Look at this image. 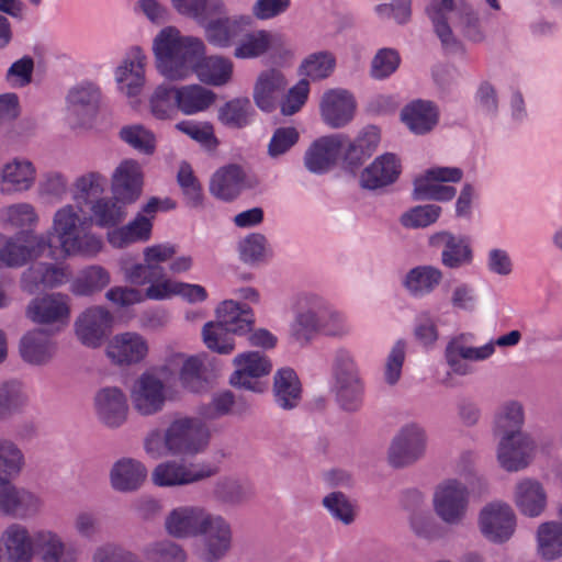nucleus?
<instances>
[{
  "label": "nucleus",
  "instance_id": "obj_19",
  "mask_svg": "<svg viewBox=\"0 0 562 562\" xmlns=\"http://www.w3.org/2000/svg\"><path fill=\"white\" fill-rule=\"evenodd\" d=\"M70 276L67 265L35 261L22 272L20 285L24 292L35 294L42 289L53 290L63 286L69 281Z\"/></svg>",
  "mask_w": 562,
  "mask_h": 562
},
{
  "label": "nucleus",
  "instance_id": "obj_43",
  "mask_svg": "<svg viewBox=\"0 0 562 562\" xmlns=\"http://www.w3.org/2000/svg\"><path fill=\"white\" fill-rule=\"evenodd\" d=\"M497 439L496 461L501 469L516 473L527 468V436Z\"/></svg>",
  "mask_w": 562,
  "mask_h": 562
},
{
  "label": "nucleus",
  "instance_id": "obj_16",
  "mask_svg": "<svg viewBox=\"0 0 562 562\" xmlns=\"http://www.w3.org/2000/svg\"><path fill=\"white\" fill-rule=\"evenodd\" d=\"M477 527L487 541L501 544L508 541L514 535L516 517L508 504L494 501L480 509Z\"/></svg>",
  "mask_w": 562,
  "mask_h": 562
},
{
  "label": "nucleus",
  "instance_id": "obj_14",
  "mask_svg": "<svg viewBox=\"0 0 562 562\" xmlns=\"http://www.w3.org/2000/svg\"><path fill=\"white\" fill-rule=\"evenodd\" d=\"M463 172L457 167H434L414 180L413 198L416 201L447 202L456 196V189L446 183L459 182Z\"/></svg>",
  "mask_w": 562,
  "mask_h": 562
},
{
  "label": "nucleus",
  "instance_id": "obj_44",
  "mask_svg": "<svg viewBox=\"0 0 562 562\" xmlns=\"http://www.w3.org/2000/svg\"><path fill=\"white\" fill-rule=\"evenodd\" d=\"M413 505L408 508V526L419 539L432 541L438 533V524L430 508L419 492H411Z\"/></svg>",
  "mask_w": 562,
  "mask_h": 562
},
{
  "label": "nucleus",
  "instance_id": "obj_22",
  "mask_svg": "<svg viewBox=\"0 0 562 562\" xmlns=\"http://www.w3.org/2000/svg\"><path fill=\"white\" fill-rule=\"evenodd\" d=\"M112 315L102 306H91L81 312L74 324L76 338L87 348H99L108 336Z\"/></svg>",
  "mask_w": 562,
  "mask_h": 562
},
{
  "label": "nucleus",
  "instance_id": "obj_7",
  "mask_svg": "<svg viewBox=\"0 0 562 562\" xmlns=\"http://www.w3.org/2000/svg\"><path fill=\"white\" fill-rule=\"evenodd\" d=\"M177 254V247L170 243L154 244L143 250L144 262H134L130 256L120 259L119 265L125 281L142 286L156 283L165 277V268L160 263L167 262Z\"/></svg>",
  "mask_w": 562,
  "mask_h": 562
},
{
  "label": "nucleus",
  "instance_id": "obj_63",
  "mask_svg": "<svg viewBox=\"0 0 562 562\" xmlns=\"http://www.w3.org/2000/svg\"><path fill=\"white\" fill-rule=\"evenodd\" d=\"M231 330H228L220 321L206 323L202 329V337L205 346L217 352L227 355L235 349V341Z\"/></svg>",
  "mask_w": 562,
  "mask_h": 562
},
{
  "label": "nucleus",
  "instance_id": "obj_20",
  "mask_svg": "<svg viewBox=\"0 0 562 562\" xmlns=\"http://www.w3.org/2000/svg\"><path fill=\"white\" fill-rule=\"evenodd\" d=\"M431 248L441 250L440 262L448 269H460L473 261L471 239L465 235H457L450 231H439L428 238Z\"/></svg>",
  "mask_w": 562,
  "mask_h": 562
},
{
  "label": "nucleus",
  "instance_id": "obj_48",
  "mask_svg": "<svg viewBox=\"0 0 562 562\" xmlns=\"http://www.w3.org/2000/svg\"><path fill=\"white\" fill-rule=\"evenodd\" d=\"M48 335L43 329H34L21 338L20 352L26 362L44 364L54 357L56 348Z\"/></svg>",
  "mask_w": 562,
  "mask_h": 562
},
{
  "label": "nucleus",
  "instance_id": "obj_9",
  "mask_svg": "<svg viewBox=\"0 0 562 562\" xmlns=\"http://www.w3.org/2000/svg\"><path fill=\"white\" fill-rule=\"evenodd\" d=\"M469 505V488L457 477L442 480L434 490V512L448 526L462 525L467 518Z\"/></svg>",
  "mask_w": 562,
  "mask_h": 562
},
{
  "label": "nucleus",
  "instance_id": "obj_17",
  "mask_svg": "<svg viewBox=\"0 0 562 562\" xmlns=\"http://www.w3.org/2000/svg\"><path fill=\"white\" fill-rule=\"evenodd\" d=\"M235 371L229 376L234 387L248 390L255 393L263 392L266 385L260 381L272 370L270 359L259 351L238 353L234 359Z\"/></svg>",
  "mask_w": 562,
  "mask_h": 562
},
{
  "label": "nucleus",
  "instance_id": "obj_18",
  "mask_svg": "<svg viewBox=\"0 0 562 562\" xmlns=\"http://www.w3.org/2000/svg\"><path fill=\"white\" fill-rule=\"evenodd\" d=\"M147 57L143 49L133 47L114 69V80L121 94L136 99L146 83Z\"/></svg>",
  "mask_w": 562,
  "mask_h": 562
},
{
  "label": "nucleus",
  "instance_id": "obj_15",
  "mask_svg": "<svg viewBox=\"0 0 562 562\" xmlns=\"http://www.w3.org/2000/svg\"><path fill=\"white\" fill-rule=\"evenodd\" d=\"M198 538L201 540V558L205 562H220L233 549L232 524L224 516L211 512Z\"/></svg>",
  "mask_w": 562,
  "mask_h": 562
},
{
  "label": "nucleus",
  "instance_id": "obj_46",
  "mask_svg": "<svg viewBox=\"0 0 562 562\" xmlns=\"http://www.w3.org/2000/svg\"><path fill=\"white\" fill-rule=\"evenodd\" d=\"M217 321L234 335H245L251 331L255 324L252 310L235 300H226L216 308Z\"/></svg>",
  "mask_w": 562,
  "mask_h": 562
},
{
  "label": "nucleus",
  "instance_id": "obj_11",
  "mask_svg": "<svg viewBox=\"0 0 562 562\" xmlns=\"http://www.w3.org/2000/svg\"><path fill=\"white\" fill-rule=\"evenodd\" d=\"M427 432L418 423L403 425L393 437L387 461L393 468L402 469L423 459L427 448Z\"/></svg>",
  "mask_w": 562,
  "mask_h": 562
},
{
  "label": "nucleus",
  "instance_id": "obj_13",
  "mask_svg": "<svg viewBox=\"0 0 562 562\" xmlns=\"http://www.w3.org/2000/svg\"><path fill=\"white\" fill-rule=\"evenodd\" d=\"M215 473L216 468L210 464L166 460L153 469L150 480L158 487H179L201 482Z\"/></svg>",
  "mask_w": 562,
  "mask_h": 562
},
{
  "label": "nucleus",
  "instance_id": "obj_25",
  "mask_svg": "<svg viewBox=\"0 0 562 562\" xmlns=\"http://www.w3.org/2000/svg\"><path fill=\"white\" fill-rule=\"evenodd\" d=\"M93 408L98 420L108 428H119L127 420V397L117 386H105L97 391Z\"/></svg>",
  "mask_w": 562,
  "mask_h": 562
},
{
  "label": "nucleus",
  "instance_id": "obj_23",
  "mask_svg": "<svg viewBox=\"0 0 562 562\" xmlns=\"http://www.w3.org/2000/svg\"><path fill=\"white\" fill-rule=\"evenodd\" d=\"M357 102L347 89L334 88L326 90L319 100V114L323 122L330 128H341L355 117Z\"/></svg>",
  "mask_w": 562,
  "mask_h": 562
},
{
  "label": "nucleus",
  "instance_id": "obj_61",
  "mask_svg": "<svg viewBox=\"0 0 562 562\" xmlns=\"http://www.w3.org/2000/svg\"><path fill=\"white\" fill-rule=\"evenodd\" d=\"M179 380L183 389L191 393H202L209 387L204 375V364L200 357H188L179 371Z\"/></svg>",
  "mask_w": 562,
  "mask_h": 562
},
{
  "label": "nucleus",
  "instance_id": "obj_6",
  "mask_svg": "<svg viewBox=\"0 0 562 562\" xmlns=\"http://www.w3.org/2000/svg\"><path fill=\"white\" fill-rule=\"evenodd\" d=\"M173 371L161 366L138 375L130 389V400L134 412L142 417L160 414L168 402L176 398V392L169 384Z\"/></svg>",
  "mask_w": 562,
  "mask_h": 562
},
{
  "label": "nucleus",
  "instance_id": "obj_40",
  "mask_svg": "<svg viewBox=\"0 0 562 562\" xmlns=\"http://www.w3.org/2000/svg\"><path fill=\"white\" fill-rule=\"evenodd\" d=\"M524 428L525 406L522 403L508 401L495 412L492 431L496 438L527 436Z\"/></svg>",
  "mask_w": 562,
  "mask_h": 562
},
{
  "label": "nucleus",
  "instance_id": "obj_27",
  "mask_svg": "<svg viewBox=\"0 0 562 562\" xmlns=\"http://www.w3.org/2000/svg\"><path fill=\"white\" fill-rule=\"evenodd\" d=\"M147 339L136 331L114 335L105 347L106 357L117 366H132L142 362L148 355Z\"/></svg>",
  "mask_w": 562,
  "mask_h": 562
},
{
  "label": "nucleus",
  "instance_id": "obj_10",
  "mask_svg": "<svg viewBox=\"0 0 562 562\" xmlns=\"http://www.w3.org/2000/svg\"><path fill=\"white\" fill-rule=\"evenodd\" d=\"M70 297L60 292L34 297L26 306L25 315L49 335L61 331L70 319Z\"/></svg>",
  "mask_w": 562,
  "mask_h": 562
},
{
  "label": "nucleus",
  "instance_id": "obj_52",
  "mask_svg": "<svg viewBox=\"0 0 562 562\" xmlns=\"http://www.w3.org/2000/svg\"><path fill=\"white\" fill-rule=\"evenodd\" d=\"M537 551L546 561L562 557V525L557 521L543 522L537 530Z\"/></svg>",
  "mask_w": 562,
  "mask_h": 562
},
{
  "label": "nucleus",
  "instance_id": "obj_42",
  "mask_svg": "<svg viewBox=\"0 0 562 562\" xmlns=\"http://www.w3.org/2000/svg\"><path fill=\"white\" fill-rule=\"evenodd\" d=\"M175 104L184 115H194L206 111L216 101V93L199 83L175 88Z\"/></svg>",
  "mask_w": 562,
  "mask_h": 562
},
{
  "label": "nucleus",
  "instance_id": "obj_34",
  "mask_svg": "<svg viewBox=\"0 0 562 562\" xmlns=\"http://www.w3.org/2000/svg\"><path fill=\"white\" fill-rule=\"evenodd\" d=\"M401 120L415 135L430 133L439 122V109L429 100L416 99L401 110Z\"/></svg>",
  "mask_w": 562,
  "mask_h": 562
},
{
  "label": "nucleus",
  "instance_id": "obj_36",
  "mask_svg": "<svg viewBox=\"0 0 562 562\" xmlns=\"http://www.w3.org/2000/svg\"><path fill=\"white\" fill-rule=\"evenodd\" d=\"M288 85L284 75L274 68L258 74L252 89V99L257 108L263 112L276 109L278 95Z\"/></svg>",
  "mask_w": 562,
  "mask_h": 562
},
{
  "label": "nucleus",
  "instance_id": "obj_3",
  "mask_svg": "<svg viewBox=\"0 0 562 562\" xmlns=\"http://www.w3.org/2000/svg\"><path fill=\"white\" fill-rule=\"evenodd\" d=\"M153 53L158 72L170 81H181L192 75L193 61L205 54V45L201 38L184 36L169 25L154 37Z\"/></svg>",
  "mask_w": 562,
  "mask_h": 562
},
{
  "label": "nucleus",
  "instance_id": "obj_29",
  "mask_svg": "<svg viewBox=\"0 0 562 562\" xmlns=\"http://www.w3.org/2000/svg\"><path fill=\"white\" fill-rule=\"evenodd\" d=\"M143 186V168L135 159H124L112 173V193L125 203H135L142 195Z\"/></svg>",
  "mask_w": 562,
  "mask_h": 562
},
{
  "label": "nucleus",
  "instance_id": "obj_59",
  "mask_svg": "<svg viewBox=\"0 0 562 562\" xmlns=\"http://www.w3.org/2000/svg\"><path fill=\"white\" fill-rule=\"evenodd\" d=\"M0 222L13 228H35L40 222L35 207L27 202H20L0 209Z\"/></svg>",
  "mask_w": 562,
  "mask_h": 562
},
{
  "label": "nucleus",
  "instance_id": "obj_51",
  "mask_svg": "<svg viewBox=\"0 0 562 562\" xmlns=\"http://www.w3.org/2000/svg\"><path fill=\"white\" fill-rule=\"evenodd\" d=\"M29 396L24 385L16 380L0 383V420L20 414L27 405Z\"/></svg>",
  "mask_w": 562,
  "mask_h": 562
},
{
  "label": "nucleus",
  "instance_id": "obj_57",
  "mask_svg": "<svg viewBox=\"0 0 562 562\" xmlns=\"http://www.w3.org/2000/svg\"><path fill=\"white\" fill-rule=\"evenodd\" d=\"M331 392L338 406L346 412H356L362 405L363 382L361 378L335 381L331 384Z\"/></svg>",
  "mask_w": 562,
  "mask_h": 562
},
{
  "label": "nucleus",
  "instance_id": "obj_62",
  "mask_svg": "<svg viewBox=\"0 0 562 562\" xmlns=\"http://www.w3.org/2000/svg\"><path fill=\"white\" fill-rule=\"evenodd\" d=\"M322 505L335 520L340 521L345 526H349L356 520L357 505L341 492L327 494L323 498Z\"/></svg>",
  "mask_w": 562,
  "mask_h": 562
},
{
  "label": "nucleus",
  "instance_id": "obj_35",
  "mask_svg": "<svg viewBox=\"0 0 562 562\" xmlns=\"http://www.w3.org/2000/svg\"><path fill=\"white\" fill-rule=\"evenodd\" d=\"M101 99L100 88L89 81L74 86L67 94L68 112L77 117L78 124H85L95 114Z\"/></svg>",
  "mask_w": 562,
  "mask_h": 562
},
{
  "label": "nucleus",
  "instance_id": "obj_24",
  "mask_svg": "<svg viewBox=\"0 0 562 562\" xmlns=\"http://www.w3.org/2000/svg\"><path fill=\"white\" fill-rule=\"evenodd\" d=\"M258 184L257 178L239 165H227L220 168L210 182L211 193L223 200L232 201L244 190L252 189Z\"/></svg>",
  "mask_w": 562,
  "mask_h": 562
},
{
  "label": "nucleus",
  "instance_id": "obj_56",
  "mask_svg": "<svg viewBox=\"0 0 562 562\" xmlns=\"http://www.w3.org/2000/svg\"><path fill=\"white\" fill-rule=\"evenodd\" d=\"M380 143V132L375 126H367L353 142H348L345 153L346 160L351 165H359L370 157Z\"/></svg>",
  "mask_w": 562,
  "mask_h": 562
},
{
  "label": "nucleus",
  "instance_id": "obj_55",
  "mask_svg": "<svg viewBox=\"0 0 562 562\" xmlns=\"http://www.w3.org/2000/svg\"><path fill=\"white\" fill-rule=\"evenodd\" d=\"M250 485L244 481L233 477H224L214 484L213 495L223 504L237 506L241 505L252 496Z\"/></svg>",
  "mask_w": 562,
  "mask_h": 562
},
{
  "label": "nucleus",
  "instance_id": "obj_39",
  "mask_svg": "<svg viewBox=\"0 0 562 562\" xmlns=\"http://www.w3.org/2000/svg\"><path fill=\"white\" fill-rule=\"evenodd\" d=\"M146 295L153 301L169 300L180 295L189 303H200L207 299L206 290L200 284L178 282L172 279H160L146 288Z\"/></svg>",
  "mask_w": 562,
  "mask_h": 562
},
{
  "label": "nucleus",
  "instance_id": "obj_26",
  "mask_svg": "<svg viewBox=\"0 0 562 562\" xmlns=\"http://www.w3.org/2000/svg\"><path fill=\"white\" fill-rule=\"evenodd\" d=\"M471 335H459L446 346L445 359L451 372L468 375L472 372L469 362L485 361L491 358L492 346L473 347L469 344Z\"/></svg>",
  "mask_w": 562,
  "mask_h": 562
},
{
  "label": "nucleus",
  "instance_id": "obj_49",
  "mask_svg": "<svg viewBox=\"0 0 562 562\" xmlns=\"http://www.w3.org/2000/svg\"><path fill=\"white\" fill-rule=\"evenodd\" d=\"M241 33V19L224 16L210 21L204 26L206 41L218 48L231 47Z\"/></svg>",
  "mask_w": 562,
  "mask_h": 562
},
{
  "label": "nucleus",
  "instance_id": "obj_1",
  "mask_svg": "<svg viewBox=\"0 0 562 562\" xmlns=\"http://www.w3.org/2000/svg\"><path fill=\"white\" fill-rule=\"evenodd\" d=\"M3 562H33L35 549L41 562H79L80 549L50 528L33 533L19 522L8 525L0 536Z\"/></svg>",
  "mask_w": 562,
  "mask_h": 562
},
{
  "label": "nucleus",
  "instance_id": "obj_21",
  "mask_svg": "<svg viewBox=\"0 0 562 562\" xmlns=\"http://www.w3.org/2000/svg\"><path fill=\"white\" fill-rule=\"evenodd\" d=\"M210 510L200 505H181L167 513L164 528L173 539L198 538Z\"/></svg>",
  "mask_w": 562,
  "mask_h": 562
},
{
  "label": "nucleus",
  "instance_id": "obj_37",
  "mask_svg": "<svg viewBox=\"0 0 562 562\" xmlns=\"http://www.w3.org/2000/svg\"><path fill=\"white\" fill-rule=\"evenodd\" d=\"M192 74H195L202 83L223 87L233 79L234 63L225 56L203 55L193 61Z\"/></svg>",
  "mask_w": 562,
  "mask_h": 562
},
{
  "label": "nucleus",
  "instance_id": "obj_58",
  "mask_svg": "<svg viewBox=\"0 0 562 562\" xmlns=\"http://www.w3.org/2000/svg\"><path fill=\"white\" fill-rule=\"evenodd\" d=\"M25 464L24 453L19 445L9 438H0V476L7 483L18 476Z\"/></svg>",
  "mask_w": 562,
  "mask_h": 562
},
{
  "label": "nucleus",
  "instance_id": "obj_41",
  "mask_svg": "<svg viewBox=\"0 0 562 562\" xmlns=\"http://www.w3.org/2000/svg\"><path fill=\"white\" fill-rule=\"evenodd\" d=\"M273 398L278 407L284 411L296 408L302 401V384L291 368L279 369L273 376Z\"/></svg>",
  "mask_w": 562,
  "mask_h": 562
},
{
  "label": "nucleus",
  "instance_id": "obj_45",
  "mask_svg": "<svg viewBox=\"0 0 562 562\" xmlns=\"http://www.w3.org/2000/svg\"><path fill=\"white\" fill-rule=\"evenodd\" d=\"M125 203L114 194L112 198H98L90 201L89 223L101 228L117 227L127 216Z\"/></svg>",
  "mask_w": 562,
  "mask_h": 562
},
{
  "label": "nucleus",
  "instance_id": "obj_64",
  "mask_svg": "<svg viewBox=\"0 0 562 562\" xmlns=\"http://www.w3.org/2000/svg\"><path fill=\"white\" fill-rule=\"evenodd\" d=\"M177 182L181 188L186 204L191 209L201 207L203 204L202 188L190 164L186 161L180 164Z\"/></svg>",
  "mask_w": 562,
  "mask_h": 562
},
{
  "label": "nucleus",
  "instance_id": "obj_54",
  "mask_svg": "<svg viewBox=\"0 0 562 562\" xmlns=\"http://www.w3.org/2000/svg\"><path fill=\"white\" fill-rule=\"evenodd\" d=\"M143 553L153 562H189V553L176 539L164 538L147 543Z\"/></svg>",
  "mask_w": 562,
  "mask_h": 562
},
{
  "label": "nucleus",
  "instance_id": "obj_4",
  "mask_svg": "<svg viewBox=\"0 0 562 562\" xmlns=\"http://www.w3.org/2000/svg\"><path fill=\"white\" fill-rule=\"evenodd\" d=\"M49 235L56 237L60 252L68 258H94L103 248V241L91 231L89 220L72 204H65L54 212Z\"/></svg>",
  "mask_w": 562,
  "mask_h": 562
},
{
  "label": "nucleus",
  "instance_id": "obj_2",
  "mask_svg": "<svg viewBox=\"0 0 562 562\" xmlns=\"http://www.w3.org/2000/svg\"><path fill=\"white\" fill-rule=\"evenodd\" d=\"M210 439V428L200 417L178 415L164 431L153 429L146 435L144 450L155 460L167 456L193 457L207 448Z\"/></svg>",
  "mask_w": 562,
  "mask_h": 562
},
{
  "label": "nucleus",
  "instance_id": "obj_32",
  "mask_svg": "<svg viewBox=\"0 0 562 562\" xmlns=\"http://www.w3.org/2000/svg\"><path fill=\"white\" fill-rule=\"evenodd\" d=\"M401 172V159L393 153H384L362 170L360 184L369 190L382 189L393 184Z\"/></svg>",
  "mask_w": 562,
  "mask_h": 562
},
{
  "label": "nucleus",
  "instance_id": "obj_50",
  "mask_svg": "<svg viewBox=\"0 0 562 562\" xmlns=\"http://www.w3.org/2000/svg\"><path fill=\"white\" fill-rule=\"evenodd\" d=\"M111 282L108 270L98 265L81 269L70 284V291L77 296H90L102 291Z\"/></svg>",
  "mask_w": 562,
  "mask_h": 562
},
{
  "label": "nucleus",
  "instance_id": "obj_38",
  "mask_svg": "<svg viewBox=\"0 0 562 562\" xmlns=\"http://www.w3.org/2000/svg\"><path fill=\"white\" fill-rule=\"evenodd\" d=\"M153 217L138 213L125 225L117 226L106 233L108 243L116 249L133 244L146 243L151 238Z\"/></svg>",
  "mask_w": 562,
  "mask_h": 562
},
{
  "label": "nucleus",
  "instance_id": "obj_28",
  "mask_svg": "<svg viewBox=\"0 0 562 562\" xmlns=\"http://www.w3.org/2000/svg\"><path fill=\"white\" fill-rule=\"evenodd\" d=\"M43 499L35 493L4 483L0 486V512L4 515L29 519L36 517L43 509Z\"/></svg>",
  "mask_w": 562,
  "mask_h": 562
},
{
  "label": "nucleus",
  "instance_id": "obj_53",
  "mask_svg": "<svg viewBox=\"0 0 562 562\" xmlns=\"http://www.w3.org/2000/svg\"><path fill=\"white\" fill-rule=\"evenodd\" d=\"M247 97L234 98L218 108L217 119L226 127L243 128L249 124L254 114Z\"/></svg>",
  "mask_w": 562,
  "mask_h": 562
},
{
  "label": "nucleus",
  "instance_id": "obj_31",
  "mask_svg": "<svg viewBox=\"0 0 562 562\" xmlns=\"http://www.w3.org/2000/svg\"><path fill=\"white\" fill-rule=\"evenodd\" d=\"M148 470L138 459L123 457L117 459L110 468V486L120 493L138 491L146 482Z\"/></svg>",
  "mask_w": 562,
  "mask_h": 562
},
{
  "label": "nucleus",
  "instance_id": "obj_12",
  "mask_svg": "<svg viewBox=\"0 0 562 562\" xmlns=\"http://www.w3.org/2000/svg\"><path fill=\"white\" fill-rule=\"evenodd\" d=\"M266 54L273 59H288L293 56V50L283 34L267 30L246 33L234 48L237 59H254Z\"/></svg>",
  "mask_w": 562,
  "mask_h": 562
},
{
  "label": "nucleus",
  "instance_id": "obj_60",
  "mask_svg": "<svg viewBox=\"0 0 562 562\" xmlns=\"http://www.w3.org/2000/svg\"><path fill=\"white\" fill-rule=\"evenodd\" d=\"M120 138L136 151L153 155L156 150L155 133L143 124H128L121 127Z\"/></svg>",
  "mask_w": 562,
  "mask_h": 562
},
{
  "label": "nucleus",
  "instance_id": "obj_33",
  "mask_svg": "<svg viewBox=\"0 0 562 562\" xmlns=\"http://www.w3.org/2000/svg\"><path fill=\"white\" fill-rule=\"evenodd\" d=\"M36 168L25 158H14L0 169V192L13 194L29 191L35 183Z\"/></svg>",
  "mask_w": 562,
  "mask_h": 562
},
{
  "label": "nucleus",
  "instance_id": "obj_47",
  "mask_svg": "<svg viewBox=\"0 0 562 562\" xmlns=\"http://www.w3.org/2000/svg\"><path fill=\"white\" fill-rule=\"evenodd\" d=\"M443 279L442 271L431 265L417 266L411 269L403 280L405 290L417 299L432 293Z\"/></svg>",
  "mask_w": 562,
  "mask_h": 562
},
{
  "label": "nucleus",
  "instance_id": "obj_8",
  "mask_svg": "<svg viewBox=\"0 0 562 562\" xmlns=\"http://www.w3.org/2000/svg\"><path fill=\"white\" fill-rule=\"evenodd\" d=\"M328 301L313 292L299 293L293 301L290 335L300 345L310 344L319 335Z\"/></svg>",
  "mask_w": 562,
  "mask_h": 562
},
{
  "label": "nucleus",
  "instance_id": "obj_5",
  "mask_svg": "<svg viewBox=\"0 0 562 562\" xmlns=\"http://www.w3.org/2000/svg\"><path fill=\"white\" fill-rule=\"evenodd\" d=\"M428 15L434 30L446 49H457L459 41L454 30H460L473 42L484 40L479 13L468 4H456L454 0H430Z\"/></svg>",
  "mask_w": 562,
  "mask_h": 562
},
{
  "label": "nucleus",
  "instance_id": "obj_30",
  "mask_svg": "<svg viewBox=\"0 0 562 562\" xmlns=\"http://www.w3.org/2000/svg\"><path fill=\"white\" fill-rule=\"evenodd\" d=\"M347 136L335 134L316 139L306 150L304 165L313 173H325L336 164Z\"/></svg>",
  "mask_w": 562,
  "mask_h": 562
}]
</instances>
